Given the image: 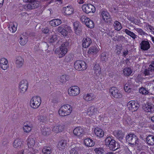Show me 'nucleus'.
<instances>
[{"instance_id": "10", "label": "nucleus", "mask_w": 154, "mask_h": 154, "mask_svg": "<svg viewBox=\"0 0 154 154\" xmlns=\"http://www.w3.org/2000/svg\"><path fill=\"white\" fill-rule=\"evenodd\" d=\"M68 92L70 96L74 97L79 94L80 93V89L77 86H73L68 89Z\"/></svg>"}, {"instance_id": "32", "label": "nucleus", "mask_w": 154, "mask_h": 154, "mask_svg": "<svg viewBox=\"0 0 154 154\" xmlns=\"http://www.w3.org/2000/svg\"><path fill=\"white\" fill-rule=\"evenodd\" d=\"M24 60L21 57H17L16 58L15 61V64L16 66L18 68L22 67L24 64Z\"/></svg>"}, {"instance_id": "50", "label": "nucleus", "mask_w": 154, "mask_h": 154, "mask_svg": "<svg viewBox=\"0 0 154 154\" xmlns=\"http://www.w3.org/2000/svg\"><path fill=\"white\" fill-rule=\"evenodd\" d=\"M124 123L125 124L131 125L132 122L131 118L128 116L126 119H125L124 120Z\"/></svg>"}, {"instance_id": "40", "label": "nucleus", "mask_w": 154, "mask_h": 154, "mask_svg": "<svg viewBox=\"0 0 154 154\" xmlns=\"http://www.w3.org/2000/svg\"><path fill=\"white\" fill-rule=\"evenodd\" d=\"M27 41V36L23 35L20 36L19 42L21 45H24L26 44Z\"/></svg>"}, {"instance_id": "38", "label": "nucleus", "mask_w": 154, "mask_h": 154, "mask_svg": "<svg viewBox=\"0 0 154 154\" xmlns=\"http://www.w3.org/2000/svg\"><path fill=\"white\" fill-rule=\"evenodd\" d=\"M146 140L147 143L149 145L154 144V136L152 135L148 136L146 138Z\"/></svg>"}, {"instance_id": "59", "label": "nucleus", "mask_w": 154, "mask_h": 154, "mask_svg": "<svg viewBox=\"0 0 154 154\" xmlns=\"http://www.w3.org/2000/svg\"><path fill=\"white\" fill-rule=\"evenodd\" d=\"M128 49H126L125 50H124L123 52V56L125 57L128 54Z\"/></svg>"}, {"instance_id": "49", "label": "nucleus", "mask_w": 154, "mask_h": 154, "mask_svg": "<svg viewBox=\"0 0 154 154\" xmlns=\"http://www.w3.org/2000/svg\"><path fill=\"white\" fill-rule=\"evenodd\" d=\"M68 80V77L66 75H63L61 76L59 79V81L62 83H65Z\"/></svg>"}, {"instance_id": "54", "label": "nucleus", "mask_w": 154, "mask_h": 154, "mask_svg": "<svg viewBox=\"0 0 154 154\" xmlns=\"http://www.w3.org/2000/svg\"><path fill=\"white\" fill-rule=\"evenodd\" d=\"M148 68L149 69L151 72L154 71V61H152L149 65Z\"/></svg>"}, {"instance_id": "25", "label": "nucleus", "mask_w": 154, "mask_h": 154, "mask_svg": "<svg viewBox=\"0 0 154 154\" xmlns=\"http://www.w3.org/2000/svg\"><path fill=\"white\" fill-rule=\"evenodd\" d=\"M92 43L91 39L88 37L84 38L82 40V46L85 48H88Z\"/></svg>"}, {"instance_id": "27", "label": "nucleus", "mask_w": 154, "mask_h": 154, "mask_svg": "<svg viewBox=\"0 0 154 154\" xmlns=\"http://www.w3.org/2000/svg\"><path fill=\"white\" fill-rule=\"evenodd\" d=\"M13 146L15 148H18L21 147L22 150L24 149L25 147L22 144V141L20 139H16L13 143Z\"/></svg>"}, {"instance_id": "58", "label": "nucleus", "mask_w": 154, "mask_h": 154, "mask_svg": "<svg viewBox=\"0 0 154 154\" xmlns=\"http://www.w3.org/2000/svg\"><path fill=\"white\" fill-rule=\"evenodd\" d=\"M49 32V30L48 28L46 27L45 28L42 30V32L45 34H48Z\"/></svg>"}, {"instance_id": "26", "label": "nucleus", "mask_w": 154, "mask_h": 154, "mask_svg": "<svg viewBox=\"0 0 154 154\" xmlns=\"http://www.w3.org/2000/svg\"><path fill=\"white\" fill-rule=\"evenodd\" d=\"M154 106L151 103H147L143 106V110L146 112H151Z\"/></svg>"}, {"instance_id": "29", "label": "nucleus", "mask_w": 154, "mask_h": 154, "mask_svg": "<svg viewBox=\"0 0 154 154\" xmlns=\"http://www.w3.org/2000/svg\"><path fill=\"white\" fill-rule=\"evenodd\" d=\"M101 17L103 20L105 22H108L110 19V16L109 13L107 11H103L101 12Z\"/></svg>"}, {"instance_id": "17", "label": "nucleus", "mask_w": 154, "mask_h": 154, "mask_svg": "<svg viewBox=\"0 0 154 154\" xmlns=\"http://www.w3.org/2000/svg\"><path fill=\"white\" fill-rule=\"evenodd\" d=\"M9 67V65L8 60L5 58L0 59V67L2 70H5Z\"/></svg>"}, {"instance_id": "3", "label": "nucleus", "mask_w": 154, "mask_h": 154, "mask_svg": "<svg viewBox=\"0 0 154 154\" xmlns=\"http://www.w3.org/2000/svg\"><path fill=\"white\" fill-rule=\"evenodd\" d=\"M69 47V43L67 42H64L60 47V51L57 49L55 50V53L58 54L60 58H62L67 52Z\"/></svg>"}, {"instance_id": "63", "label": "nucleus", "mask_w": 154, "mask_h": 154, "mask_svg": "<svg viewBox=\"0 0 154 154\" xmlns=\"http://www.w3.org/2000/svg\"><path fill=\"white\" fill-rule=\"evenodd\" d=\"M26 151L25 150L23 151H22L21 152H18V153L17 154H26Z\"/></svg>"}, {"instance_id": "13", "label": "nucleus", "mask_w": 154, "mask_h": 154, "mask_svg": "<svg viewBox=\"0 0 154 154\" xmlns=\"http://www.w3.org/2000/svg\"><path fill=\"white\" fill-rule=\"evenodd\" d=\"M98 112L97 107L93 105L88 108L87 113L90 117L94 116L96 117Z\"/></svg>"}, {"instance_id": "24", "label": "nucleus", "mask_w": 154, "mask_h": 154, "mask_svg": "<svg viewBox=\"0 0 154 154\" xmlns=\"http://www.w3.org/2000/svg\"><path fill=\"white\" fill-rule=\"evenodd\" d=\"M68 142V140L65 139H63L60 141L57 145V148L59 149L61 151L64 150Z\"/></svg>"}, {"instance_id": "34", "label": "nucleus", "mask_w": 154, "mask_h": 154, "mask_svg": "<svg viewBox=\"0 0 154 154\" xmlns=\"http://www.w3.org/2000/svg\"><path fill=\"white\" fill-rule=\"evenodd\" d=\"M57 31L63 36H66L68 34V32L62 26H59L57 28Z\"/></svg>"}, {"instance_id": "30", "label": "nucleus", "mask_w": 154, "mask_h": 154, "mask_svg": "<svg viewBox=\"0 0 154 154\" xmlns=\"http://www.w3.org/2000/svg\"><path fill=\"white\" fill-rule=\"evenodd\" d=\"M51 128H52L50 125L46 126L42 130V134L44 136L49 135L51 133Z\"/></svg>"}, {"instance_id": "62", "label": "nucleus", "mask_w": 154, "mask_h": 154, "mask_svg": "<svg viewBox=\"0 0 154 154\" xmlns=\"http://www.w3.org/2000/svg\"><path fill=\"white\" fill-rule=\"evenodd\" d=\"M85 0H78V3L80 4H82L83 3Z\"/></svg>"}, {"instance_id": "42", "label": "nucleus", "mask_w": 154, "mask_h": 154, "mask_svg": "<svg viewBox=\"0 0 154 154\" xmlns=\"http://www.w3.org/2000/svg\"><path fill=\"white\" fill-rule=\"evenodd\" d=\"M123 73L125 76H128L132 73V71L131 69L129 67L125 68L123 70Z\"/></svg>"}, {"instance_id": "1", "label": "nucleus", "mask_w": 154, "mask_h": 154, "mask_svg": "<svg viewBox=\"0 0 154 154\" xmlns=\"http://www.w3.org/2000/svg\"><path fill=\"white\" fill-rule=\"evenodd\" d=\"M27 144L28 146V149H24L21 150L18 152H21L23 151L26 150V154H36L38 150L37 149V147L35 145V141L34 138L30 137H29L27 140Z\"/></svg>"}, {"instance_id": "47", "label": "nucleus", "mask_w": 154, "mask_h": 154, "mask_svg": "<svg viewBox=\"0 0 154 154\" xmlns=\"http://www.w3.org/2000/svg\"><path fill=\"white\" fill-rule=\"evenodd\" d=\"M114 26L115 29L118 31H119L122 28L121 24L118 21L114 22Z\"/></svg>"}, {"instance_id": "28", "label": "nucleus", "mask_w": 154, "mask_h": 154, "mask_svg": "<svg viewBox=\"0 0 154 154\" xmlns=\"http://www.w3.org/2000/svg\"><path fill=\"white\" fill-rule=\"evenodd\" d=\"M94 133L98 137H103L104 134V131L101 129L96 127L94 129Z\"/></svg>"}, {"instance_id": "4", "label": "nucleus", "mask_w": 154, "mask_h": 154, "mask_svg": "<svg viewBox=\"0 0 154 154\" xmlns=\"http://www.w3.org/2000/svg\"><path fill=\"white\" fill-rule=\"evenodd\" d=\"M106 145L108 146L109 149L115 151L119 147V144L112 138L109 137L106 138L105 140Z\"/></svg>"}, {"instance_id": "48", "label": "nucleus", "mask_w": 154, "mask_h": 154, "mask_svg": "<svg viewBox=\"0 0 154 154\" xmlns=\"http://www.w3.org/2000/svg\"><path fill=\"white\" fill-rule=\"evenodd\" d=\"M108 56L105 52L102 53L101 54L100 59L102 61H106L108 60Z\"/></svg>"}, {"instance_id": "19", "label": "nucleus", "mask_w": 154, "mask_h": 154, "mask_svg": "<svg viewBox=\"0 0 154 154\" xmlns=\"http://www.w3.org/2000/svg\"><path fill=\"white\" fill-rule=\"evenodd\" d=\"M73 133L75 136L78 137H81L84 134V130L81 127H78L74 129Z\"/></svg>"}, {"instance_id": "18", "label": "nucleus", "mask_w": 154, "mask_h": 154, "mask_svg": "<svg viewBox=\"0 0 154 154\" xmlns=\"http://www.w3.org/2000/svg\"><path fill=\"white\" fill-rule=\"evenodd\" d=\"M95 96L94 94L91 93L85 94L83 95V99L87 102H91L95 100Z\"/></svg>"}, {"instance_id": "7", "label": "nucleus", "mask_w": 154, "mask_h": 154, "mask_svg": "<svg viewBox=\"0 0 154 154\" xmlns=\"http://www.w3.org/2000/svg\"><path fill=\"white\" fill-rule=\"evenodd\" d=\"M74 66L75 69L79 71L85 70L87 67L85 62L82 60H77L75 62Z\"/></svg>"}, {"instance_id": "14", "label": "nucleus", "mask_w": 154, "mask_h": 154, "mask_svg": "<svg viewBox=\"0 0 154 154\" xmlns=\"http://www.w3.org/2000/svg\"><path fill=\"white\" fill-rule=\"evenodd\" d=\"M93 70L94 71V76L96 79H97L101 77V68L98 64H96L94 66Z\"/></svg>"}, {"instance_id": "15", "label": "nucleus", "mask_w": 154, "mask_h": 154, "mask_svg": "<svg viewBox=\"0 0 154 154\" xmlns=\"http://www.w3.org/2000/svg\"><path fill=\"white\" fill-rule=\"evenodd\" d=\"M39 4V2H29L27 4L23 5L24 8L28 11L37 8Z\"/></svg>"}, {"instance_id": "56", "label": "nucleus", "mask_w": 154, "mask_h": 154, "mask_svg": "<svg viewBox=\"0 0 154 154\" xmlns=\"http://www.w3.org/2000/svg\"><path fill=\"white\" fill-rule=\"evenodd\" d=\"M151 72L150 71H149V69L148 68L145 69L143 72V74L145 75H149Z\"/></svg>"}, {"instance_id": "9", "label": "nucleus", "mask_w": 154, "mask_h": 154, "mask_svg": "<svg viewBox=\"0 0 154 154\" xmlns=\"http://www.w3.org/2000/svg\"><path fill=\"white\" fill-rule=\"evenodd\" d=\"M126 139L127 141L130 144L136 145V144H138V138L135 135L133 134H128L126 136Z\"/></svg>"}, {"instance_id": "57", "label": "nucleus", "mask_w": 154, "mask_h": 154, "mask_svg": "<svg viewBox=\"0 0 154 154\" xmlns=\"http://www.w3.org/2000/svg\"><path fill=\"white\" fill-rule=\"evenodd\" d=\"M57 40L56 36H53L50 39L49 41L50 42H53Z\"/></svg>"}, {"instance_id": "31", "label": "nucleus", "mask_w": 154, "mask_h": 154, "mask_svg": "<svg viewBox=\"0 0 154 154\" xmlns=\"http://www.w3.org/2000/svg\"><path fill=\"white\" fill-rule=\"evenodd\" d=\"M100 50V49L96 46H92L89 48L88 53L89 54H95L99 52Z\"/></svg>"}, {"instance_id": "61", "label": "nucleus", "mask_w": 154, "mask_h": 154, "mask_svg": "<svg viewBox=\"0 0 154 154\" xmlns=\"http://www.w3.org/2000/svg\"><path fill=\"white\" fill-rule=\"evenodd\" d=\"M149 31L151 32L152 34H154V28L152 26H151V28Z\"/></svg>"}, {"instance_id": "16", "label": "nucleus", "mask_w": 154, "mask_h": 154, "mask_svg": "<svg viewBox=\"0 0 154 154\" xmlns=\"http://www.w3.org/2000/svg\"><path fill=\"white\" fill-rule=\"evenodd\" d=\"M140 46L142 51H146L150 49V44L148 40H143L140 44Z\"/></svg>"}, {"instance_id": "41", "label": "nucleus", "mask_w": 154, "mask_h": 154, "mask_svg": "<svg viewBox=\"0 0 154 154\" xmlns=\"http://www.w3.org/2000/svg\"><path fill=\"white\" fill-rule=\"evenodd\" d=\"M113 135L118 138H122L124 135L120 130H116L114 131L113 132Z\"/></svg>"}, {"instance_id": "12", "label": "nucleus", "mask_w": 154, "mask_h": 154, "mask_svg": "<svg viewBox=\"0 0 154 154\" xmlns=\"http://www.w3.org/2000/svg\"><path fill=\"white\" fill-rule=\"evenodd\" d=\"M127 106L128 109L132 112L137 111L139 108L138 103L134 100L129 101L127 103Z\"/></svg>"}, {"instance_id": "20", "label": "nucleus", "mask_w": 154, "mask_h": 154, "mask_svg": "<svg viewBox=\"0 0 154 154\" xmlns=\"http://www.w3.org/2000/svg\"><path fill=\"white\" fill-rule=\"evenodd\" d=\"M62 12L65 15H70L74 13V9L71 6H68L63 8Z\"/></svg>"}, {"instance_id": "52", "label": "nucleus", "mask_w": 154, "mask_h": 154, "mask_svg": "<svg viewBox=\"0 0 154 154\" xmlns=\"http://www.w3.org/2000/svg\"><path fill=\"white\" fill-rule=\"evenodd\" d=\"M103 151V149L101 148H97L94 149L95 152L98 154H102Z\"/></svg>"}, {"instance_id": "60", "label": "nucleus", "mask_w": 154, "mask_h": 154, "mask_svg": "<svg viewBox=\"0 0 154 154\" xmlns=\"http://www.w3.org/2000/svg\"><path fill=\"white\" fill-rule=\"evenodd\" d=\"M24 2H39L37 1L36 0H23Z\"/></svg>"}, {"instance_id": "11", "label": "nucleus", "mask_w": 154, "mask_h": 154, "mask_svg": "<svg viewBox=\"0 0 154 154\" xmlns=\"http://www.w3.org/2000/svg\"><path fill=\"white\" fill-rule=\"evenodd\" d=\"M83 11L86 13L88 14L90 13H94L96 11L95 8L91 4H84L82 6Z\"/></svg>"}, {"instance_id": "44", "label": "nucleus", "mask_w": 154, "mask_h": 154, "mask_svg": "<svg viewBox=\"0 0 154 154\" xmlns=\"http://www.w3.org/2000/svg\"><path fill=\"white\" fill-rule=\"evenodd\" d=\"M52 148L49 147H44L42 150V152L44 154H50L52 152Z\"/></svg>"}, {"instance_id": "6", "label": "nucleus", "mask_w": 154, "mask_h": 154, "mask_svg": "<svg viewBox=\"0 0 154 154\" xmlns=\"http://www.w3.org/2000/svg\"><path fill=\"white\" fill-rule=\"evenodd\" d=\"M109 92L112 97L115 98H120L122 97L121 91L116 87H112L109 89Z\"/></svg>"}, {"instance_id": "51", "label": "nucleus", "mask_w": 154, "mask_h": 154, "mask_svg": "<svg viewBox=\"0 0 154 154\" xmlns=\"http://www.w3.org/2000/svg\"><path fill=\"white\" fill-rule=\"evenodd\" d=\"M80 23L78 21H76L75 22L73 23V26H74V29L75 31V33L76 32V31L78 29Z\"/></svg>"}, {"instance_id": "37", "label": "nucleus", "mask_w": 154, "mask_h": 154, "mask_svg": "<svg viewBox=\"0 0 154 154\" xmlns=\"http://www.w3.org/2000/svg\"><path fill=\"white\" fill-rule=\"evenodd\" d=\"M17 24L16 23H12L8 27L10 31L12 33L15 32L17 29Z\"/></svg>"}, {"instance_id": "43", "label": "nucleus", "mask_w": 154, "mask_h": 154, "mask_svg": "<svg viewBox=\"0 0 154 154\" xmlns=\"http://www.w3.org/2000/svg\"><path fill=\"white\" fill-rule=\"evenodd\" d=\"M38 122L40 123H45L47 122L48 119L46 116H39L38 117Z\"/></svg>"}, {"instance_id": "8", "label": "nucleus", "mask_w": 154, "mask_h": 154, "mask_svg": "<svg viewBox=\"0 0 154 154\" xmlns=\"http://www.w3.org/2000/svg\"><path fill=\"white\" fill-rule=\"evenodd\" d=\"M80 20L82 23H84L86 26L90 28L94 27V24L93 20L86 16L82 15L80 17Z\"/></svg>"}, {"instance_id": "35", "label": "nucleus", "mask_w": 154, "mask_h": 154, "mask_svg": "<svg viewBox=\"0 0 154 154\" xmlns=\"http://www.w3.org/2000/svg\"><path fill=\"white\" fill-rule=\"evenodd\" d=\"M61 23V21L59 19L52 20L50 22V24L53 26H56L60 25Z\"/></svg>"}, {"instance_id": "23", "label": "nucleus", "mask_w": 154, "mask_h": 154, "mask_svg": "<svg viewBox=\"0 0 154 154\" xmlns=\"http://www.w3.org/2000/svg\"><path fill=\"white\" fill-rule=\"evenodd\" d=\"M81 146L79 144L74 145L71 147L69 150L70 154H78L79 151L81 149Z\"/></svg>"}, {"instance_id": "22", "label": "nucleus", "mask_w": 154, "mask_h": 154, "mask_svg": "<svg viewBox=\"0 0 154 154\" xmlns=\"http://www.w3.org/2000/svg\"><path fill=\"white\" fill-rule=\"evenodd\" d=\"M65 126L63 124L56 125L52 128V131L56 133H58L64 131Z\"/></svg>"}, {"instance_id": "21", "label": "nucleus", "mask_w": 154, "mask_h": 154, "mask_svg": "<svg viewBox=\"0 0 154 154\" xmlns=\"http://www.w3.org/2000/svg\"><path fill=\"white\" fill-rule=\"evenodd\" d=\"M28 88V84L26 81H21L20 84L19 89L20 92L22 93H24L27 91Z\"/></svg>"}, {"instance_id": "5", "label": "nucleus", "mask_w": 154, "mask_h": 154, "mask_svg": "<svg viewBox=\"0 0 154 154\" xmlns=\"http://www.w3.org/2000/svg\"><path fill=\"white\" fill-rule=\"evenodd\" d=\"M41 102L42 100L40 97L34 96L30 99L29 103L30 106L32 109H37L39 107Z\"/></svg>"}, {"instance_id": "46", "label": "nucleus", "mask_w": 154, "mask_h": 154, "mask_svg": "<svg viewBox=\"0 0 154 154\" xmlns=\"http://www.w3.org/2000/svg\"><path fill=\"white\" fill-rule=\"evenodd\" d=\"M131 85L130 83V82H128L125 85L124 90L125 92L129 93L131 91Z\"/></svg>"}, {"instance_id": "64", "label": "nucleus", "mask_w": 154, "mask_h": 154, "mask_svg": "<svg viewBox=\"0 0 154 154\" xmlns=\"http://www.w3.org/2000/svg\"><path fill=\"white\" fill-rule=\"evenodd\" d=\"M3 2L4 0H0V8L2 6Z\"/></svg>"}, {"instance_id": "53", "label": "nucleus", "mask_w": 154, "mask_h": 154, "mask_svg": "<svg viewBox=\"0 0 154 154\" xmlns=\"http://www.w3.org/2000/svg\"><path fill=\"white\" fill-rule=\"evenodd\" d=\"M134 29L140 35H144L145 34V32L143 30L140 28H134Z\"/></svg>"}, {"instance_id": "33", "label": "nucleus", "mask_w": 154, "mask_h": 154, "mask_svg": "<svg viewBox=\"0 0 154 154\" xmlns=\"http://www.w3.org/2000/svg\"><path fill=\"white\" fill-rule=\"evenodd\" d=\"M32 128V125L29 124L25 123L23 127V131L25 133H28L31 131Z\"/></svg>"}, {"instance_id": "2", "label": "nucleus", "mask_w": 154, "mask_h": 154, "mask_svg": "<svg viewBox=\"0 0 154 154\" xmlns=\"http://www.w3.org/2000/svg\"><path fill=\"white\" fill-rule=\"evenodd\" d=\"M72 110V106L68 104L61 106L58 111V114L61 117H66L69 116Z\"/></svg>"}, {"instance_id": "39", "label": "nucleus", "mask_w": 154, "mask_h": 154, "mask_svg": "<svg viewBox=\"0 0 154 154\" xmlns=\"http://www.w3.org/2000/svg\"><path fill=\"white\" fill-rule=\"evenodd\" d=\"M123 31L125 32L127 35L130 36L133 39H135L137 38V36L133 32L130 31L127 29H123Z\"/></svg>"}, {"instance_id": "45", "label": "nucleus", "mask_w": 154, "mask_h": 154, "mask_svg": "<svg viewBox=\"0 0 154 154\" xmlns=\"http://www.w3.org/2000/svg\"><path fill=\"white\" fill-rule=\"evenodd\" d=\"M139 92L143 95H147L149 93V91L146 88L141 87L139 89Z\"/></svg>"}, {"instance_id": "55", "label": "nucleus", "mask_w": 154, "mask_h": 154, "mask_svg": "<svg viewBox=\"0 0 154 154\" xmlns=\"http://www.w3.org/2000/svg\"><path fill=\"white\" fill-rule=\"evenodd\" d=\"M145 23V24L144 26V29L146 31H149L152 26L148 23Z\"/></svg>"}, {"instance_id": "36", "label": "nucleus", "mask_w": 154, "mask_h": 154, "mask_svg": "<svg viewBox=\"0 0 154 154\" xmlns=\"http://www.w3.org/2000/svg\"><path fill=\"white\" fill-rule=\"evenodd\" d=\"M84 143L85 146H92L94 145V142L90 138H86L84 140Z\"/></svg>"}]
</instances>
